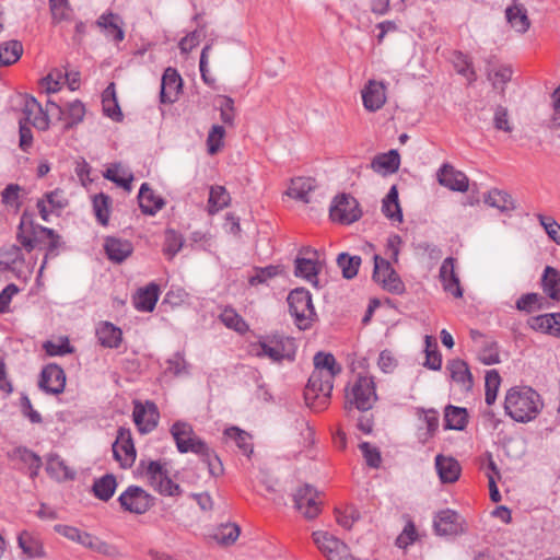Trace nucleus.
<instances>
[{"mask_svg":"<svg viewBox=\"0 0 560 560\" xmlns=\"http://www.w3.org/2000/svg\"><path fill=\"white\" fill-rule=\"evenodd\" d=\"M433 527L439 536H456L465 532L462 517L452 510H443L436 513Z\"/></svg>","mask_w":560,"mask_h":560,"instance_id":"nucleus-15","label":"nucleus"},{"mask_svg":"<svg viewBox=\"0 0 560 560\" xmlns=\"http://www.w3.org/2000/svg\"><path fill=\"white\" fill-rule=\"evenodd\" d=\"M445 428L450 430H463L467 423V412L465 408L448 406L445 409Z\"/></svg>","mask_w":560,"mask_h":560,"instance_id":"nucleus-40","label":"nucleus"},{"mask_svg":"<svg viewBox=\"0 0 560 560\" xmlns=\"http://www.w3.org/2000/svg\"><path fill=\"white\" fill-rule=\"evenodd\" d=\"M49 8L54 23L70 20L72 9L68 0H49Z\"/></svg>","mask_w":560,"mask_h":560,"instance_id":"nucleus-51","label":"nucleus"},{"mask_svg":"<svg viewBox=\"0 0 560 560\" xmlns=\"http://www.w3.org/2000/svg\"><path fill=\"white\" fill-rule=\"evenodd\" d=\"M513 71L510 67L503 66L488 73V79L495 90L504 91L505 84L511 81Z\"/></svg>","mask_w":560,"mask_h":560,"instance_id":"nucleus-53","label":"nucleus"},{"mask_svg":"<svg viewBox=\"0 0 560 560\" xmlns=\"http://www.w3.org/2000/svg\"><path fill=\"white\" fill-rule=\"evenodd\" d=\"M341 372L331 353L317 352L314 355V371L312 372L304 392V399L308 407L315 411L326 408L334 387V378Z\"/></svg>","mask_w":560,"mask_h":560,"instance_id":"nucleus-1","label":"nucleus"},{"mask_svg":"<svg viewBox=\"0 0 560 560\" xmlns=\"http://www.w3.org/2000/svg\"><path fill=\"white\" fill-rule=\"evenodd\" d=\"M363 106L369 112H376L386 102L385 86L382 82L370 80L362 90Z\"/></svg>","mask_w":560,"mask_h":560,"instance_id":"nucleus-21","label":"nucleus"},{"mask_svg":"<svg viewBox=\"0 0 560 560\" xmlns=\"http://www.w3.org/2000/svg\"><path fill=\"white\" fill-rule=\"evenodd\" d=\"M319 267L313 258L296 257L294 260V275L304 278L313 284H317Z\"/></svg>","mask_w":560,"mask_h":560,"instance_id":"nucleus-34","label":"nucleus"},{"mask_svg":"<svg viewBox=\"0 0 560 560\" xmlns=\"http://www.w3.org/2000/svg\"><path fill=\"white\" fill-rule=\"evenodd\" d=\"M400 165V155L397 150L392 149L386 153L375 155L371 162V168L384 176L394 174Z\"/></svg>","mask_w":560,"mask_h":560,"instance_id":"nucleus-23","label":"nucleus"},{"mask_svg":"<svg viewBox=\"0 0 560 560\" xmlns=\"http://www.w3.org/2000/svg\"><path fill=\"white\" fill-rule=\"evenodd\" d=\"M446 370L450 372L451 378L462 385L463 388L469 390L472 387V375L465 361L460 359L451 360L446 364Z\"/></svg>","mask_w":560,"mask_h":560,"instance_id":"nucleus-28","label":"nucleus"},{"mask_svg":"<svg viewBox=\"0 0 560 560\" xmlns=\"http://www.w3.org/2000/svg\"><path fill=\"white\" fill-rule=\"evenodd\" d=\"M23 52V46L19 40H8L0 44V66H10L16 62Z\"/></svg>","mask_w":560,"mask_h":560,"instance_id":"nucleus-39","label":"nucleus"},{"mask_svg":"<svg viewBox=\"0 0 560 560\" xmlns=\"http://www.w3.org/2000/svg\"><path fill=\"white\" fill-rule=\"evenodd\" d=\"M116 487L115 476L107 474L94 481L92 490L97 499L106 502L114 495Z\"/></svg>","mask_w":560,"mask_h":560,"instance_id":"nucleus-36","label":"nucleus"},{"mask_svg":"<svg viewBox=\"0 0 560 560\" xmlns=\"http://www.w3.org/2000/svg\"><path fill=\"white\" fill-rule=\"evenodd\" d=\"M114 458L122 468H129L136 460V448L129 429L119 428L116 441L113 444Z\"/></svg>","mask_w":560,"mask_h":560,"instance_id":"nucleus-13","label":"nucleus"},{"mask_svg":"<svg viewBox=\"0 0 560 560\" xmlns=\"http://www.w3.org/2000/svg\"><path fill=\"white\" fill-rule=\"evenodd\" d=\"M167 475V470L158 460H150L145 468V476L148 477L150 485L156 490L161 485L164 477Z\"/></svg>","mask_w":560,"mask_h":560,"instance_id":"nucleus-52","label":"nucleus"},{"mask_svg":"<svg viewBox=\"0 0 560 560\" xmlns=\"http://www.w3.org/2000/svg\"><path fill=\"white\" fill-rule=\"evenodd\" d=\"M501 385V376L497 370H490L486 374V397L487 405H492L497 399V394Z\"/></svg>","mask_w":560,"mask_h":560,"instance_id":"nucleus-48","label":"nucleus"},{"mask_svg":"<svg viewBox=\"0 0 560 560\" xmlns=\"http://www.w3.org/2000/svg\"><path fill=\"white\" fill-rule=\"evenodd\" d=\"M21 119H23V122L32 125L38 130H46L49 127L48 115L33 96H26L24 98L23 117Z\"/></svg>","mask_w":560,"mask_h":560,"instance_id":"nucleus-20","label":"nucleus"},{"mask_svg":"<svg viewBox=\"0 0 560 560\" xmlns=\"http://www.w3.org/2000/svg\"><path fill=\"white\" fill-rule=\"evenodd\" d=\"M159 285L153 282L139 289L133 296L135 307L141 312H152L159 300Z\"/></svg>","mask_w":560,"mask_h":560,"instance_id":"nucleus-26","label":"nucleus"},{"mask_svg":"<svg viewBox=\"0 0 560 560\" xmlns=\"http://www.w3.org/2000/svg\"><path fill=\"white\" fill-rule=\"evenodd\" d=\"M544 407L540 395L532 387L515 386L508 390L504 410L513 420L522 423L534 420Z\"/></svg>","mask_w":560,"mask_h":560,"instance_id":"nucleus-3","label":"nucleus"},{"mask_svg":"<svg viewBox=\"0 0 560 560\" xmlns=\"http://www.w3.org/2000/svg\"><path fill=\"white\" fill-rule=\"evenodd\" d=\"M183 86V80L179 73L174 68H166L162 81H161V92H160V101L163 104H172L174 103Z\"/></svg>","mask_w":560,"mask_h":560,"instance_id":"nucleus-18","label":"nucleus"},{"mask_svg":"<svg viewBox=\"0 0 560 560\" xmlns=\"http://www.w3.org/2000/svg\"><path fill=\"white\" fill-rule=\"evenodd\" d=\"M435 469L442 483H453L458 480L462 471L459 463L451 456L438 455Z\"/></svg>","mask_w":560,"mask_h":560,"instance_id":"nucleus-22","label":"nucleus"},{"mask_svg":"<svg viewBox=\"0 0 560 560\" xmlns=\"http://www.w3.org/2000/svg\"><path fill=\"white\" fill-rule=\"evenodd\" d=\"M329 215L332 221L341 224H351L362 217L358 200L350 194H339L331 201Z\"/></svg>","mask_w":560,"mask_h":560,"instance_id":"nucleus-7","label":"nucleus"},{"mask_svg":"<svg viewBox=\"0 0 560 560\" xmlns=\"http://www.w3.org/2000/svg\"><path fill=\"white\" fill-rule=\"evenodd\" d=\"M287 300L296 326L300 329L310 328L316 317L310 291L304 288H296L289 293Z\"/></svg>","mask_w":560,"mask_h":560,"instance_id":"nucleus-6","label":"nucleus"},{"mask_svg":"<svg viewBox=\"0 0 560 560\" xmlns=\"http://www.w3.org/2000/svg\"><path fill=\"white\" fill-rule=\"evenodd\" d=\"M377 400L375 383L372 376L359 375L346 394L345 410L349 418H354V411H369Z\"/></svg>","mask_w":560,"mask_h":560,"instance_id":"nucleus-5","label":"nucleus"},{"mask_svg":"<svg viewBox=\"0 0 560 560\" xmlns=\"http://www.w3.org/2000/svg\"><path fill=\"white\" fill-rule=\"evenodd\" d=\"M16 237L28 253L32 252L39 243L44 242V238L49 241L46 248L45 259L39 268V276L43 273L47 259L56 257L58 255V249L62 244L60 236L52 229L35 225L33 223L32 215L27 212H24L21 217Z\"/></svg>","mask_w":560,"mask_h":560,"instance_id":"nucleus-2","label":"nucleus"},{"mask_svg":"<svg viewBox=\"0 0 560 560\" xmlns=\"http://www.w3.org/2000/svg\"><path fill=\"white\" fill-rule=\"evenodd\" d=\"M184 240L174 230H167L165 233L164 253L173 258L183 247Z\"/></svg>","mask_w":560,"mask_h":560,"instance_id":"nucleus-58","label":"nucleus"},{"mask_svg":"<svg viewBox=\"0 0 560 560\" xmlns=\"http://www.w3.org/2000/svg\"><path fill=\"white\" fill-rule=\"evenodd\" d=\"M294 506L307 520L315 518L320 512V493L311 485H304L293 494Z\"/></svg>","mask_w":560,"mask_h":560,"instance_id":"nucleus-9","label":"nucleus"},{"mask_svg":"<svg viewBox=\"0 0 560 560\" xmlns=\"http://www.w3.org/2000/svg\"><path fill=\"white\" fill-rule=\"evenodd\" d=\"M96 336L100 343L105 348H118L122 339L120 328L108 322H104L97 327Z\"/></svg>","mask_w":560,"mask_h":560,"instance_id":"nucleus-30","label":"nucleus"},{"mask_svg":"<svg viewBox=\"0 0 560 560\" xmlns=\"http://www.w3.org/2000/svg\"><path fill=\"white\" fill-rule=\"evenodd\" d=\"M436 177L440 185L454 191L465 192L469 186L467 176L447 163L440 167Z\"/></svg>","mask_w":560,"mask_h":560,"instance_id":"nucleus-19","label":"nucleus"},{"mask_svg":"<svg viewBox=\"0 0 560 560\" xmlns=\"http://www.w3.org/2000/svg\"><path fill=\"white\" fill-rule=\"evenodd\" d=\"M485 203L492 208H497L502 213H510L516 206L510 194L500 189H492L483 197Z\"/></svg>","mask_w":560,"mask_h":560,"instance_id":"nucleus-29","label":"nucleus"},{"mask_svg":"<svg viewBox=\"0 0 560 560\" xmlns=\"http://www.w3.org/2000/svg\"><path fill=\"white\" fill-rule=\"evenodd\" d=\"M452 62L458 74L467 78L469 82H474L476 80V73L471 63L464 54L455 51L452 56Z\"/></svg>","mask_w":560,"mask_h":560,"instance_id":"nucleus-46","label":"nucleus"},{"mask_svg":"<svg viewBox=\"0 0 560 560\" xmlns=\"http://www.w3.org/2000/svg\"><path fill=\"white\" fill-rule=\"evenodd\" d=\"M225 135V130L220 125L212 126L211 130L208 133L207 144L209 154H215L223 144V138Z\"/></svg>","mask_w":560,"mask_h":560,"instance_id":"nucleus-59","label":"nucleus"},{"mask_svg":"<svg viewBox=\"0 0 560 560\" xmlns=\"http://www.w3.org/2000/svg\"><path fill=\"white\" fill-rule=\"evenodd\" d=\"M65 74L61 71L56 70L42 79V88L46 93H56L60 90V84Z\"/></svg>","mask_w":560,"mask_h":560,"instance_id":"nucleus-63","label":"nucleus"},{"mask_svg":"<svg viewBox=\"0 0 560 560\" xmlns=\"http://www.w3.org/2000/svg\"><path fill=\"white\" fill-rule=\"evenodd\" d=\"M104 177L126 190L131 189L133 175L120 164H112L104 173Z\"/></svg>","mask_w":560,"mask_h":560,"instance_id":"nucleus-38","label":"nucleus"},{"mask_svg":"<svg viewBox=\"0 0 560 560\" xmlns=\"http://www.w3.org/2000/svg\"><path fill=\"white\" fill-rule=\"evenodd\" d=\"M220 320L228 328L234 329L237 332H244L248 329L245 320L233 308H225L220 314Z\"/></svg>","mask_w":560,"mask_h":560,"instance_id":"nucleus-50","label":"nucleus"},{"mask_svg":"<svg viewBox=\"0 0 560 560\" xmlns=\"http://www.w3.org/2000/svg\"><path fill=\"white\" fill-rule=\"evenodd\" d=\"M505 16L511 26L520 33H525L530 26L527 11L524 5L520 3H513L508 7L505 10Z\"/></svg>","mask_w":560,"mask_h":560,"instance_id":"nucleus-31","label":"nucleus"},{"mask_svg":"<svg viewBox=\"0 0 560 560\" xmlns=\"http://www.w3.org/2000/svg\"><path fill=\"white\" fill-rule=\"evenodd\" d=\"M47 106H54L58 109V112L61 115H65V112L62 110V108L59 105H57L56 103L48 101ZM84 115H85V107L82 102L77 100V101L69 103L68 107H67V112H66V116L68 119V121L66 124V129H70V128L74 127L75 125L80 124L83 120Z\"/></svg>","mask_w":560,"mask_h":560,"instance_id":"nucleus-35","label":"nucleus"},{"mask_svg":"<svg viewBox=\"0 0 560 560\" xmlns=\"http://www.w3.org/2000/svg\"><path fill=\"white\" fill-rule=\"evenodd\" d=\"M118 501L125 511L135 514H143L154 504L153 497L138 486H129Z\"/></svg>","mask_w":560,"mask_h":560,"instance_id":"nucleus-10","label":"nucleus"},{"mask_svg":"<svg viewBox=\"0 0 560 560\" xmlns=\"http://www.w3.org/2000/svg\"><path fill=\"white\" fill-rule=\"evenodd\" d=\"M296 349L294 338L280 334L266 336L252 346L255 355L259 358L267 357L275 363H281L283 360L293 362Z\"/></svg>","mask_w":560,"mask_h":560,"instance_id":"nucleus-4","label":"nucleus"},{"mask_svg":"<svg viewBox=\"0 0 560 560\" xmlns=\"http://www.w3.org/2000/svg\"><path fill=\"white\" fill-rule=\"evenodd\" d=\"M217 102L219 104L221 120L226 125H233L235 117L233 98L226 95H219Z\"/></svg>","mask_w":560,"mask_h":560,"instance_id":"nucleus-55","label":"nucleus"},{"mask_svg":"<svg viewBox=\"0 0 560 560\" xmlns=\"http://www.w3.org/2000/svg\"><path fill=\"white\" fill-rule=\"evenodd\" d=\"M313 539L328 560H352L351 556L348 555L347 545L328 533L314 532Z\"/></svg>","mask_w":560,"mask_h":560,"instance_id":"nucleus-12","label":"nucleus"},{"mask_svg":"<svg viewBox=\"0 0 560 560\" xmlns=\"http://www.w3.org/2000/svg\"><path fill=\"white\" fill-rule=\"evenodd\" d=\"M133 421L141 433H149L153 431L159 422L160 413L158 407L152 401L135 402L133 407Z\"/></svg>","mask_w":560,"mask_h":560,"instance_id":"nucleus-14","label":"nucleus"},{"mask_svg":"<svg viewBox=\"0 0 560 560\" xmlns=\"http://www.w3.org/2000/svg\"><path fill=\"white\" fill-rule=\"evenodd\" d=\"M106 255L114 262H122L133 252L132 244L127 240L107 237L104 245Z\"/></svg>","mask_w":560,"mask_h":560,"instance_id":"nucleus-24","label":"nucleus"},{"mask_svg":"<svg viewBox=\"0 0 560 560\" xmlns=\"http://www.w3.org/2000/svg\"><path fill=\"white\" fill-rule=\"evenodd\" d=\"M363 457L368 464V466L372 468H378L382 463V456L378 448L373 447L369 442H362L359 445Z\"/></svg>","mask_w":560,"mask_h":560,"instance_id":"nucleus-61","label":"nucleus"},{"mask_svg":"<svg viewBox=\"0 0 560 560\" xmlns=\"http://www.w3.org/2000/svg\"><path fill=\"white\" fill-rule=\"evenodd\" d=\"M418 537V533L415 524L409 521L400 535L396 538V546L399 548H407L411 545Z\"/></svg>","mask_w":560,"mask_h":560,"instance_id":"nucleus-62","label":"nucleus"},{"mask_svg":"<svg viewBox=\"0 0 560 560\" xmlns=\"http://www.w3.org/2000/svg\"><path fill=\"white\" fill-rule=\"evenodd\" d=\"M280 272V266L270 265L267 267H256L254 269V275L249 277L248 282L250 285L267 283L269 279L275 278Z\"/></svg>","mask_w":560,"mask_h":560,"instance_id":"nucleus-47","label":"nucleus"},{"mask_svg":"<svg viewBox=\"0 0 560 560\" xmlns=\"http://www.w3.org/2000/svg\"><path fill=\"white\" fill-rule=\"evenodd\" d=\"M493 125L494 128L498 130H502L504 132H511L512 126L509 120V113L508 108L499 105L494 109V116H493Z\"/></svg>","mask_w":560,"mask_h":560,"instance_id":"nucleus-64","label":"nucleus"},{"mask_svg":"<svg viewBox=\"0 0 560 560\" xmlns=\"http://www.w3.org/2000/svg\"><path fill=\"white\" fill-rule=\"evenodd\" d=\"M224 434L233 440L237 447L247 456H249L253 453V446L250 443V435L246 433L245 431L232 427L225 430Z\"/></svg>","mask_w":560,"mask_h":560,"instance_id":"nucleus-44","label":"nucleus"},{"mask_svg":"<svg viewBox=\"0 0 560 560\" xmlns=\"http://www.w3.org/2000/svg\"><path fill=\"white\" fill-rule=\"evenodd\" d=\"M540 225L544 228L548 237L560 246V224L552 218L537 214Z\"/></svg>","mask_w":560,"mask_h":560,"instance_id":"nucleus-56","label":"nucleus"},{"mask_svg":"<svg viewBox=\"0 0 560 560\" xmlns=\"http://www.w3.org/2000/svg\"><path fill=\"white\" fill-rule=\"evenodd\" d=\"M38 385L48 394H61L66 386L65 371L55 363L46 365L40 373Z\"/></svg>","mask_w":560,"mask_h":560,"instance_id":"nucleus-16","label":"nucleus"},{"mask_svg":"<svg viewBox=\"0 0 560 560\" xmlns=\"http://www.w3.org/2000/svg\"><path fill=\"white\" fill-rule=\"evenodd\" d=\"M240 533L241 529L236 524L221 525L214 534V539L221 545L229 546L236 541Z\"/></svg>","mask_w":560,"mask_h":560,"instance_id":"nucleus-49","label":"nucleus"},{"mask_svg":"<svg viewBox=\"0 0 560 560\" xmlns=\"http://www.w3.org/2000/svg\"><path fill=\"white\" fill-rule=\"evenodd\" d=\"M337 265L341 269L343 278L352 279L358 275L361 257L341 253L337 257Z\"/></svg>","mask_w":560,"mask_h":560,"instance_id":"nucleus-41","label":"nucleus"},{"mask_svg":"<svg viewBox=\"0 0 560 560\" xmlns=\"http://www.w3.org/2000/svg\"><path fill=\"white\" fill-rule=\"evenodd\" d=\"M230 203V195L223 186H212L209 195V212H218L228 207Z\"/></svg>","mask_w":560,"mask_h":560,"instance_id":"nucleus-43","label":"nucleus"},{"mask_svg":"<svg viewBox=\"0 0 560 560\" xmlns=\"http://www.w3.org/2000/svg\"><path fill=\"white\" fill-rule=\"evenodd\" d=\"M528 326L534 330L560 337V313L533 316L528 319Z\"/></svg>","mask_w":560,"mask_h":560,"instance_id":"nucleus-25","label":"nucleus"},{"mask_svg":"<svg viewBox=\"0 0 560 560\" xmlns=\"http://www.w3.org/2000/svg\"><path fill=\"white\" fill-rule=\"evenodd\" d=\"M373 280L392 293H400L402 291V282L398 275L392 268L389 261L378 255H374Z\"/></svg>","mask_w":560,"mask_h":560,"instance_id":"nucleus-11","label":"nucleus"},{"mask_svg":"<svg viewBox=\"0 0 560 560\" xmlns=\"http://www.w3.org/2000/svg\"><path fill=\"white\" fill-rule=\"evenodd\" d=\"M382 212L393 222L402 221V212L398 201V189L394 185L385 196L382 202Z\"/></svg>","mask_w":560,"mask_h":560,"instance_id":"nucleus-33","label":"nucleus"},{"mask_svg":"<svg viewBox=\"0 0 560 560\" xmlns=\"http://www.w3.org/2000/svg\"><path fill=\"white\" fill-rule=\"evenodd\" d=\"M0 257H1L0 264L4 265L5 268H9V269H11L12 266L15 265L16 262H23L24 261V257L22 255V250L16 245H11L9 248L3 249L0 253Z\"/></svg>","mask_w":560,"mask_h":560,"instance_id":"nucleus-60","label":"nucleus"},{"mask_svg":"<svg viewBox=\"0 0 560 560\" xmlns=\"http://www.w3.org/2000/svg\"><path fill=\"white\" fill-rule=\"evenodd\" d=\"M171 433L179 453L191 452L198 454L207 452V443L195 434L190 424L177 421L172 425Z\"/></svg>","mask_w":560,"mask_h":560,"instance_id":"nucleus-8","label":"nucleus"},{"mask_svg":"<svg viewBox=\"0 0 560 560\" xmlns=\"http://www.w3.org/2000/svg\"><path fill=\"white\" fill-rule=\"evenodd\" d=\"M18 542L23 552L30 558H40L44 556L42 544L28 533L23 532L19 536Z\"/></svg>","mask_w":560,"mask_h":560,"instance_id":"nucleus-42","label":"nucleus"},{"mask_svg":"<svg viewBox=\"0 0 560 560\" xmlns=\"http://www.w3.org/2000/svg\"><path fill=\"white\" fill-rule=\"evenodd\" d=\"M109 206H110V198L107 195L101 192V194L94 196L93 209H94L97 221L102 225H106L108 223Z\"/></svg>","mask_w":560,"mask_h":560,"instance_id":"nucleus-45","label":"nucleus"},{"mask_svg":"<svg viewBox=\"0 0 560 560\" xmlns=\"http://www.w3.org/2000/svg\"><path fill=\"white\" fill-rule=\"evenodd\" d=\"M138 200L139 207L144 214L153 215L164 207V200L154 194L148 183L141 185Z\"/></svg>","mask_w":560,"mask_h":560,"instance_id":"nucleus-27","label":"nucleus"},{"mask_svg":"<svg viewBox=\"0 0 560 560\" xmlns=\"http://www.w3.org/2000/svg\"><path fill=\"white\" fill-rule=\"evenodd\" d=\"M316 188V182L311 177H298L291 180V185L287 191L291 198L310 202L308 195Z\"/></svg>","mask_w":560,"mask_h":560,"instance_id":"nucleus-32","label":"nucleus"},{"mask_svg":"<svg viewBox=\"0 0 560 560\" xmlns=\"http://www.w3.org/2000/svg\"><path fill=\"white\" fill-rule=\"evenodd\" d=\"M439 279L447 294L455 299L463 296V289L459 277L455 271V259L453 257H447L443 260L439 271Z\"/></svg>","mask_w":560,"mask_h":560,"instance_id":"nucleus-17","label":"nucleus"},{"mask_svg":"<svg viewBox=\"0 0 560 560\" xmlns=\"http://www.w3.org/2000/svg\"><path fill=\"white\" fill-rule=\"evenodd\" d=\"M201 460L207 464L208 470L211 476H220L223 474V465L220 457L207 445V452L198 453Z\"/></svg>","mask_w":560,"mask_h":560,"instance_id":"nucleus-54","label":"nucleus"},{"mask_svg":"<svg viewBox=\"0 0 560 560\" xmlns=\"http://www.w3.org/2000/svg\"><path fill=\"white\" fill-rule=\"evenodd\" d=\"M10 459H20L22 463L31 467L33 464L37 466L39 459H42L36 453L28 450L25 446H19L8 453Z\"/></svg>","mask_w":560,"mask_h":560,"instance_id":"nucleus-57","label":"nucleus"},{"mask_svg":"<svg viewBox=\"0 0 560 560\" xmlns=\"http://www.w3.org/2000/svg\"><path fill=\"white\" fill-rule=\"evenodd\" d=\"M542 288L552 300L560 299V272L553 267L547 266L542 275Z\"/></svg>","mask_w":560,"mask_h":560,"instance_id":"nucleus-37","label":"nucleus"}]
</instances>
